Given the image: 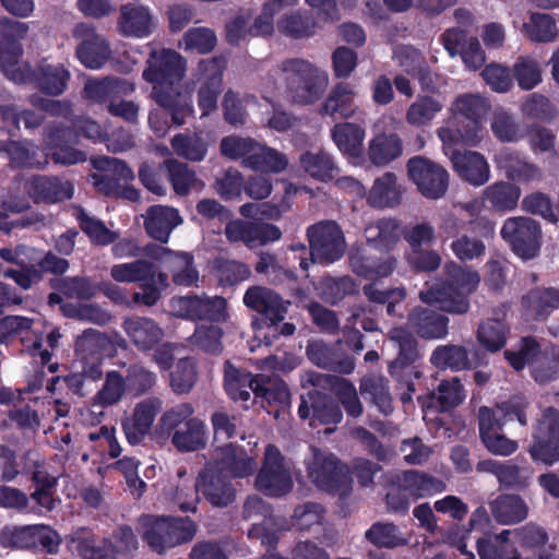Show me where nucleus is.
<instances>
[{
  "mask_svg": "<svg viewBox=\"0 0 559 559\" xmlns=\"http://www.w3.org/2000/svg\"><path fill=\"white\" fill-rule=\"evenodd\" d=\"M186 60L175 50H152L143 79L152 84V98L171 116L176 126L193 114L191 97L180 92Z\"/></svg>",
  "mask_w": 559,
  "mask_h": 559,
  "instance_id": "obj_1",
  "label": "nucleus"
},
{
  "mask_svg": "<svg viewBox=\"0 0 559 559\" xmlns=\"http://www.w3.org/2000/svg\"><path fill=\"white\" fill-rule=\"evenodd\" d=\"M274 88L293 103L308 105L321 98L329 84L325 71L301 58L285 59L270 72Z\"/></svg>",
  "mask_w": 559,
  "mask_h": 559,
  "instance_id": "obj_2",
  "label": "nucleus"
},
{
  "mask_svg": "<svg viewBox=\"0 0 559 559\" xmlns=\"http://www.w3.org/2000/svg\"><path fill=\"white\" fill-rule=\"evenodd\" d=\"M444 270L448 282L436 280L427 283V287L419 292V299L441 311L463 314L469 309L468 295L477 288L480 277L477 272L453 262Z\"/></svg>",
  "mask_w": 559,
  "mask_h": 559,
  "instance_id": "obj_3",
  "label": "nucleus"
},
{
  "mask_svg": "<svg viewBox=\"0 0 559 559\" xmlns=\"http://www.w3.org/2000/svg\"><path fill=\"white\" fill-rule=\"evenodd\" d=\"M193 414L192 404L181 403L166 411L157 424V431L170 438L171 444L181 453L199 451L206 447V426Z\"/></svg>",
  "mask_w": 559,
  "mask_h": 559,
  "instance_id": "obj_4",
  "label": "nucleus"
},
{
  "mask_svg": "<svg viewBox=\"0 0 559 559\" xmlns=\"http://www.w3.org/2000/svg\"><path fill=\"white\" fill-rule=\"evenodd\" d=\"M312 457L307 463L308 478L322 491L346 496L352 490L349 468L334 453L312 447Z\"/></svg>",
  "mask_w": 559,
  "mask_h": 559,
  "instance_id": "obj_5",
  "label": "nucleus"
},
{
  "mask_svg": "<svg viewBox=\"0 0 559 559\" xmlns=\"http://www.w3.org/2000/svg\"><path fill=\"white\" fill-rule=\"evenodd\" d=\"M28 24L10 17L0 20V67L4 75L17 83H25L31 76V67L21 64L23 53L21 41L28 33Z\"/></svg>",
  "mask_w": 559,
  "mask_h": 559,
  "instance_id": "obj_6",
  "label": "nucleus"
},
{
  "mask_svg": "<svg viewBox=\"0 0 559 559\" xmlns=\"http://www.w3.org/2000/svg\"><path fill=\"white\" fill-rule=\"evenodd\" d=\"M197 531V523L189 516H154L143 539L153 551L162 555L170 548L191 542Z\"/></svg>",
  "mask_w": 559,
  "mask_h": 559,
  "instance_id": "obj_7",
  "label": "nucleus"
},
{
  "mask_svg": "<svg viewBox=\"0 0 559 559\" xmlns=\"http://www.w3.org/2000/svg\"><path fill=\"white\" fill-rule=\"evenodd\" d=\"M254 487L266 497L281 498L289 493L294 480L285 457L274 444H267L262 465L255 476Z\"/></svg>",
  "mask_w": 559,
  "mask_h": 559,
  "instance_id": "obj_8",
  "label": "nucleus"
},
{
  "mask_svg": "<svg viewBox=\"0 0 559 559\" xmlns=\"http://www.w3.org/2000/svg\"><path fill=\"white\" fill-rule=\"evenodd\" d=\"M194 489L195 497L192 501L179 503L182 512L197 511L199 495H202L213 508H226L236 499V488L230 477L224 476L207 464L199 472Z\"/></svg>",
  "mask_w": 559,
  "mask_h": 559,
  "instance_id": "obj_9",
  "label": "nucleus"
},
{
  "mask_svg": "<svg viewBox=\"0 0 559 559\" xmlns=\"http://www.w3.org/2000/svg\"><path fill=\"white\" fill-rule=\"evenodd\" d=\"M307 237L312 263L331 264L340 260L345 252V238L335 222L323 221L309 226Z\"/></svg>",
  "mask_w": 559,
  "mask_h": 559,
  "instance_id": "obj_10",
  "label": "nucleus"
},
{
  "mask_svg": "<svg viewBox=\"0 0 559 559\" xmlns=\"http://www.w3.org/2000/svg\"><path fill=\"white\" fill-rule=\"evenodd\" d=\"M33 484L34 491L28 496L38 515H44L56 509V488L58 478L49 473L48 464L44 460H33L28 452L21 468Z\"/></svg>",
  "mask_w": 559,
  "mask_h": 559,
  "instance_id": "obj_11",
  "label": "nucleus"
},
{
  "mask_svg": "<svg viewBox=\"0 0 559 559\" xmlns=\"http://www.w3.org/2000/svg\"><path fill=\"white\" fill-rule=\"evenodd\" d=\"M407 173L411 181L427 199H441L448 191V170L427 157L414 156L409 158L407 162Z\"/></svg>",
  "mask_w": 559,
  "mask_h": 559,
  "instance_id": "obj_12",
  "label": "nucleus"
},
{
  "mask_svg": "<svg viewBox=\"0 0 559 559\" xmlns=\"http://www.w3.org/2000/svg\"><path fill=\"white\" fill-rule=\"evenodd\" d=\"M530 454L534 461L552 465L559 462V411L552 406L544 409L538 419Z\"/></svg>",
  "mask_w": 559,
  "mask_h": 559,
  "instance_id": "obj_13",
  "label": "nucleus"
},
{
  "mask_svg": "<svg viewBox=\"0 0 559 559\" xmlns=\"http://www.w3.org/2000/svg\"><path fill=\"white\" fill-rule=\"evenodd\" d=\"M500 235L511 246L513 252L524 260L534 258L540 249V226L531 217L508 218Z\"/></svg>",
  "mask_w": 559,
  "mask_h": 559,
  "instance_id": "obj_14",
  "label": "nucleus"
},
{
  "mask_svg": "<svg viewBox=\"0 0 559 559\" xmlns=\"http://www.w3.org/2000/svg\"><path fill=\"white\" fill-rule=\"evenodd\" d=\"M170 308L175 316L191 321L221 322L227 317V302L221 296L202 294L175 297L170 301Z\"/></svg>",
  "mask_w": 559,
  "mask_h": 559,
  "instance_id": "obj_15",
  "label": "nucleus"
},
{
  "mask_svg": "<svg viewBox=\"0 0 559 559\" xmlns=\"http://www.w3.org/2000/svg\"><path fill=\"white\" fill-rule=\"evenodd\" d=\"M72 35L79 41L75 53L84 67L98 70L110 58L111 50L107 39L92 24H76Z\"/></svg>",
  "mask_w": 559,
  "mask_h": 559,
  "instance_id": "obj_16",
  "label": "nucleus"
},
{
  "mask_svg": "<svg viewBox=\"0 0 559 559\" xmlns=\"http://www.w3.org/2000/svg\"><path fill=\"white\" fill-rule=\"evenodd\" d=\"M504 356L515 370H521L525 365H532V374L536 382L555 381V366L557 362L542 361L540 345L534 337L526 336L520 340L515 350L509 349L504 352Z\"/></svg>",
  "mask_w": 559,
  "mask_h": 559,
  "instance_id": "obj_17",
  "label": "nucleus"
},
{
  "mask_svg": "<svg viewBox=\"0 0 559 559\" xmlns=\"http://www.w3.org/2000/svg\"><path fill=\"white\" fill-rule=\"evenodd\" d=\"M45 144L51 152L53 163L63 166L75 165L86 160V153L74 148L78 134L62 123L52 122L45 127Z\"/></svg>",
  "mask_w": 559,
  "mask_h": 559,
  "instance_id": "obj_18",
  "label": "nucleus"
},
{
  "mask_svg": "<svg viewBox=\"0 0 559 559\" xmlns=\"http://www.w3.org/2000/svg\"><path fill=\"white\" fill-rule=\"evenodd\" d=\"M225 236L229 242H242L253 249L280 240L282 231L273 224L237 218L226 224Z\"/></svg>",
  "mask_w": 559,
  "mask_h": 559,
  "instance_id": "obj_19",
  "label": "nucleus"
},
{
  "mask_svg": "<svg viewBox=\"0 0 559 559\" xmlns=\"http://www.w3.org/2000/svg\"><path fill=\"white\" fill-rule=\"evenodd\" d=\"M225 68L226 59L224 57H214L199 62V80L202 85L199 90L198 105L202 117L210 115L216 108Z\"/></svg>",
  "mask_w": 559,
  "mask_h": 559,
  "instance_id": "obj_20",
  "label": "nucleus"
},
{
  "mask_svg": "<svg viewBox=\"0 0 559 559\" xmlns=\"http://www.w3.org/2000/svg\"><path fill=\"white\" fill-rule=\"evenodd\" d=\"M454 171L473 187H481L490 179V166L486 157L475 151H453L450 155Z\"/></svg>",
  "mask_w": 559,
  "mask_h": 559,
  "instance_id": "obj_21",
  "label": "nucleus"
},
{
  "mask_svg": "<svg viewBox=\"0 0 559 559\" xmlns=\"http://www.w3.org/2000/svg\"><path fill=\"white\" fill-rule=\"evenodd\" d=\"M243 304L261 313L271 324L285 319L289 305L277 293L263 286L249 287L243 295Z\"/></svg>",
  "mask_w": 559,
  "mask_h": 559,
  "instance_id": "obj_22",
  "label": "nucleus"
},
{
  "mask_svg": "<svg viewBox=\"0 0 559 559\" xmlns=\"http://www.w3.org/2000/svg\"><path fill=\"white\" fill-rule=\"evenodd\" d=\"M218 457L206 463L226 477L245 478L254 471V461L248 456L245 449L235 443H228L218 448Z\"/></svg>",
  "mask_w": 559,
  "mask_h": 559,
  "instance_id": "obj_23",
  "label": "nucleus"
},
{
  "mask_svg": "<svg viewBox=\"0 0 559 559\" xmlns=\"http://www.w3.org/2000/svg\"><path fill=\"white\" fill-rule=\"evenodd\" d=\"M117 27L119 33L127 37L150 36L155 27L151 9L136 2L121 5Z\"/></svg>",
  "mask_w": 559,
  "mask_h": 559,
  "instance_id": "obj_24",
  "label": "nucleus"
},
{
  "mask_svg": "<svg viewBox=\"0 0 559 559\" xmlns=\"http://www.w3.org/2000/svg\"><path fill=\"white\" fill-rule=\"evenodd\" d=\"M437 135L442 142L443 153L450 157L456 145L476 146L484 138V128L460 123L453 115L438 128Z\"/></svg>",
  "mask_w": 559,
  "mask_h": 559,
  "instance_id": "obj_25",
  "label": "nucleus"
},
{
  "mask_svg": "<svg viewBox=\"0 0 559 559\" xmlns=\"http://www.w3.org/2000/svg\"><path fill=\"white\" fill-rule=\"evenodd\" d=\"M135 91V85L128 80L107 76L104 79L87 80L83 97L93 104H104L114 102L116 98L127 96Z\"/></svg>",
  "mask_w": 559,
  "mask_h": 559,
  "instance_id": "obj_26",
  "label": "nucleus"
},
{
  "mask_svg": "<svg viewBox=\"0 0 559 559\" xmlns=\"http://www.w3.org/2000/svg\"><path fill=\"white\" fill-rule=\"evenodd\" d=\"M356 96L357 91L349 83H337L323 103L321 114L331 117L338 114L344 119L357 116L358 120L364 122L366 112L358 107H353Z\"/></svg>",
  "mask_w": 559,
  "mask_h": 559,
  "instance_id": "obj_27",
  "label": "nucleus"
},
{
  "mask_svg": "<svg viewBox=\"0 0 559 559\" xmlns=\"http://www.w3.org/2000/svg\"><path fill=\"white\" fill-rule=\"evenodd\" d=\"M181 223L179 212L167 205L150 206L144 216L147 235L162 243L168 242L170 234Z\"/></svg>",
  "mask_w": 559,
  "mask_h": 559,
  "instance_id": "obj_28",
  "label": "nucleus"
},
{
  "mask_svg": "<svg viewBox=\"0 0 559 559\" xmlns=\"http://www.w3.org/2000/svg\"><path fill=\"white\" fill-rule=\"evenodd\" d=\"M477 468L495 475L500 486L504 488L522 490L530 485L528 468L518 465L512 460L506 462L485 460L478 463Z\"/></svg>",
  "mask_w": 559,
  "mask_h": 559,
  "instance_id": "obj_29",
  "label": "nucleus"
},
{
  "mask_svg": "<svg viewBox=\"0 0 559 559\" xmlns=\"http://www.w3.org/2000/svg\"><path fill=\"white\" fill-rule=\"evenodd\" d=\"M29 197L36 202L57 203L69 200L73 195V186L58 177L34 176L26 185Z\"/></svg>",
  "mask_w": 559,
  "mask_h": 559,
  "instance_id": "obj_30",
  "label": "nucleus"
},
{
  "mask_svg": "<svg viewBox=\"0 0 559 559\" xmlns=\"http://www.w3.org/2000/svg\"><path fill=\"white\" fill-rule=\"evenodd\" d=\"M497 166L502 169L509 180L531 182L542 178L539 167L528 163L524 156L511 148L500 151L495 158Z\"/></svg>",
  "mask_w": 559,
  "mask_h": 559,
  "instance_id": "obj_31",
  "label": "nucleus"
},
{
  "mask_svg": "<svg viewBox=\"0 0 559 559\" xmlns=\"http://www.w3.org/2000/svg\"><path fill=\"white\" fill-rule=\"evenodd\" d=\"M408 325L421 338L438 340L447 336L449 319L433 310L417 307L408 314Z\"/></svg>",
  "mask_w": 559,
  "mask_h": 559,
  "instance_id": "obj_32",
  "label": "nucleus"
},
{
  "mask_svg": "<svg viewBox=\"0 0 559 559\" xmlns=\"http://www.w3.org/2000/svg\"><path fill=\"white\" fill-rule=\"evenodd\" d=\"M31 73L25 83L35 82L40 91L51 96L61 95L71 78L70 71L63 64L47 62L39 63L36 70L31 69Z\"/></svg>",
  "mask_w": 559,
  "mask_h": 559,
  "instance_id": "obj_33",
  "label": "nucleus"
},
{
  "mask_svg": "<svg viewBox=\"0 0 559 559\" xmlns=\"http://www.w3.org/2000/svg\"><path fill=\"white\" fill-rule=\"evenodd\" d=\"M71 543L82 559H116L117 549L112 542L94 534L88 528L76 532Z\"/></svg>",
  "mask_w": 559,
  "mask_h": 559,
  "instance_id": "obj_34",
  "label": "nucleus"
},
{
  "mask_svg": "<svg viewBox=\"0 0 559 559\" xmlns=\"http://www.w3.org/2000/svg\"><path fill=\"white\" fill-rule=\"evenodd\" d=\"M396 484L402 486L413 497V500L433 496L445 489L443 480L416 469L403 471L396 474Z\"/></svg>",
  "mask_w": 559,
  "mask_h": 559,
  "instance_id": "obj_35",
  "label": "nucleus"
},
{
  "mask_svg": "<svg viewBox=\"0 0 559 559\" xmlns=\"http://www.w3.org/2000/svg\"><path fill=\"white\" fill-rule=\"evenodd\" d=\"M306 352L309 360L323 369L348 374L355 368L352 357L337 354L323 341L309 342Z\"/></svg>",
  "mask_w": 559,
  "mask_h": 559,
  "instance_id": "obj_36",
  "label": "nucleus"
},
{
  "mask_svg": "<svg viewBox=\"0 0 559 559\" xmlns=\"http://www.w3.org/2000/svg\"><path fill=\"white\" fill-rule=\"evenodd\" d=\"M122 328L132 343L142 350L153 348L164 336L163 329L146 317L127 318Z\"/></svg>",
  "mask_w": 559,
  "mask_h": 559,
  "instance_id": "obj_37",
  "label": "nucleus"
},
{
  "mask_svg": "<svg viewBox=\"0 0 559 559\" xmlns=\"http://www.w3.org/2000/svg\"><path fill=\"white\" fill-rule=\"evenodd\" d=\"M75 353L82 360H102L116 353L111 338L95 329L85 330L75 341Z\"/></svg>",
  "mask_w": 559,
  "mask_h": 559,
  "instance_id": "obj_38",
  "label": "nucleus"
},
{
  "mask_svg": "<svg viewBox=\"0 0 559 559\" xmlns=\"http://www.w3.org/2000/svg\"><path fill=\"white\" fill-rule=\"evenodd\" d=\"M331 136L344 155L359 157L366 138L365 121H360V123L338 122L331 129Z\"/></svg>",
  "mask_w": 559,
  "mask_h": 559,
  "instance_id": "obj_39",
  "label": "nucleus"
},
{
  "mask_svg": "<svg viewBox=\"0 0 559 559\" xmlns=\"http://www.w3.org/2000/svg\"><path fill=\"white\" fill-rule=\"evenodd\" d=\"M110 276L119 283L165 281V273L158 271L154 263L144 259L112 265L110 269Z\"/></svg>",
  "mask_w": 559,
  "mask_h": 559,
  "instance_id": "obj_40",
  "label": "nucleus"
},
{
  "mask_svg": "<svg viewBox=\"0 0 559 559\" xmlns=\"http://www.w3.org/2000/svg\"><path fill=\"white\" fill-rule=\"evenodd\" d=\"M514 537L524 550L533 552L532 557L523 558L522 555L514 550L511 552L510 559H550L551 554L546 548L548 543L547 532L537 525L527 524L514 531Z\"/></svg>",
  "mask_w": 559,
  "mask_h": 559,
  "instance_id": "obj_41",
  "label": "nucleus"
},
{
  "mask_svg": "<svg viewBox=\"0 0 559 559\" xmlns=\"http://www.w3.org/2000/svg\"><path fill=\"white\" fill-rule=\"evenodd\" d=\"M402 200V187L393 173L377 178L367 194V202L376 209L394 207Z\"/></svg>",
  "mask_w": 559,
  "mask_h": 559,
  "instance_id": "obj_42",
  "label": "nucleus"
},
{
  "mask_svg": "<svg viewBox=\"0 0 559 559\" xmlns=\"http://www.w3.org/2000/svg\"><path fill=\"white\" fill-rule=\"evenodd\" d=\"M490 104L487 98L477 93H465L455 97L449 110L454 117H464L468 127L483 128L481 120L488 112Z\"/></svg>",
  "mask_w": 559,
  "mask_h": 559,
  "instance_id": "obj_43",
  "label": "nucleus"
},
{
  "mask_svg": "<svg viewBox=\"0 0 559 559\" xmlns=\"http://www.w3.org/2000/svg\"><path fill=\"white\" fill-rule=\"evenodd\" d=\"M522 307L526 317L542 319L559 307V289L535 288L522 297Z\"/></svg>",
  "mask_w": 559,
  "mask_h": 559,
  "instance_id": "obj_44",
  "label": "nucleus"
},
{
  "mask_svg": "<svg viewBox=\"0 0 559 559\" xmlns=\"http://www.w3.org/2000/svg\"><path fill=\"white\" fill-rule=\"evenodd\" d=\"M28 352L35 359V374L33 380L27 384H57L60 377L56 374L59 365L51 362V352L43 348V340L40 336H35V340Z\"/></svg>",
  "mask_w": 559,
  "mask_h": 559,
  "instance_id": "obj_45",
  "label": "nucleus"
},
{
  "mask_svg": "<svg viewBox=\"0 0 559 559\" xmlns=\"http://www.w3.org/2000/svg\"><path fill=\"white\" fill-rule=\"evenodd\" d=\"M495 520L503 525L516 524L527 518L528 508L519 495H500L490 503Z\"/></svg>",
  "mask_w": 559,
  "mask_h": 559,
  "instance_id": "obj_46",
  "label": "nucleus"
},
{
  "mask_svg": "<svg viewBox=\"0 0 559 559\" xmlns=\"http://www.w3.org/2000/svg\"><path fill=\"white\" fill-rule=\"evenodd\" d=\"M15 167L41 168L48 164L47 157L39 154L37 145L29 141H10L0 147Z\"/></svg>",
  "mask_w": 559,
  "mask_h": 559,
  "instance_id": "obj_47",
  "label": "nucleus"
},
{
  "mask_svg": "<svg viewBox=\"0 0 559 559\" xmlns=\"http://www.w3.org/2000/svg\"><path fill=\"white\" fill-rule=\"evenodd\" d=\"M389 342L399 352L397 358L389 366L391 374L396 373L397 368L407 367L418 358L417 342L413 334L406 329H392L389 334Z\"/></svg>",
  "mask_w": 559,
  "mask_h": 559,
  "instance_id": "obj_48",
  "label": "nucleus"
},
{
  "mask_svg": "<svg viewBox=\"0 0 559 559\" xmlns=\"http://www.w3.org/2000/svg\"><path fill=\"white\" fill-rule=\"evenodd\" d=\"M299 163L306 174L322 182L332 180L338 173L334 158L325 151L306 152L300 155Z\"/></svg>",
  "mask_w": 559,
  "mask_h": 559,
  "instance_id": "obj_49",
  "label": "nucleus"
},
{
  "mask_svg": "<svg viewBox=\"0 0 559 559\" xmlns=\"http://www.w3.org/2000/svg\"><path fill=\"white\" fill-rule=\"evenodd\" d=\"M402 152V140L397 134L380 133L369 142L368 157L373 165L385 166Z\"/></svg>",
  "mask_w": 559,
  "mask_h": 559,
  "instance_id": "obj_50",
  "label": "nucleus"
},
{
  "mask_svg": "<svg viewBox=\"0 0 559 559\" xmlns=\"http://www.w3.org/2000/svg\"><path fill=\"white\" fill-rule=\"evenodd\" d=\"M318 296L326 304L336 305L346 296L357 292V284L350 276H325L314 286Z\"/></svg>",
  "mask_w": 559,
  "mask_h": 559,
  "instance_id": "obj_51",
  "label": "nucleus"
},
{
  "mask_svg": "<svg viewBox=\"0 0 559 559\" xmlns=\"http://www.w3.org/2000/svg\"><path fill=\"white\" fill-rule=\"evenodd\" d=\"M288 166V158L284 153L259 142V148L248 160V168L262 173L278 174Z\"/></svg>",
  "mask_w": 559,
  "mask_h": 559,
  "instance_id": "obj_52",
  "label": "nucleus"
},
{
  "mask_svg": "<svg viewBox=\"0 0 559 559\" xmlns=\"http://www.w3.org/2000/svg\"><path fill=\"white\" fill-rule=\"evenodd\" d=\"M483 197L498 211H512L516 207L521 197V189L515 185L498 181L483 191Z\"/></svg>",
  "mask_w": 559,
  "mask_h": 559,
  "instance_id": "obj_53",
  "label": "nucleus"
},
{
  "mask_svg": "<svg viewBox=\"0 0 559 559\" xmlns=\"http://www.w3.org/2000/svg\"><path fill=\"white\" fill-rule=\"evenodd\" d=\"M166 267L171 273L173 282L178 286L190 287L199 282V271L190 252L176 251Z\"/></svg>",
  "mask_w": 559,
  "mask_h": 559,
  "instance_id": "obj_54",
  "label": "nucleus"
},
{
  "mask_svg": "<svg viewBox=\"0 0 559 559\" xmlns=\"http://www.w3.org/2000/svg\"><path fill=\"white\" fill-rule=\"evenodd\" d=\"M311 418L321 425H337L343 419L338 402L320 392H309Z\"/></svg>",
  "mask_w": 559,
  "mask_h": 559,
  "instance_id": "obj_55",
  "label": "nucleus"
},
{
  "mask_svg": "<svg viewBox=\"0 0 559 559\" xmlns=\"http://www.w3.org/2000/svg\"><path fill=\"white\" fill-rule=\"evenodd\" d=\"M523 32L534 43H552L558 36V26L550 14L534 12L523 24Z\"/></svg>",
  "mask_w": 559,
  "mask_h": 559,
  "instance_id": "obj_56",
  "label": "nucleus"
},
{
  "mask_svg": "<svg viewBox=\"0 0 559 559\" xmlns=\"http://www.w3.org/2000/svg\"><path fill=\"white\" fill-rule=\"evenodd\" d=\"M32 324L31 319L21 316H7L0 319V344L20 337L23 345L28 349L36 336L33 335Z\"/></svg>",
  "mask_w": 559,
  "mask_h": 559,
  "instance_id": "obj_57",
  "label": "nucleus"
},
{
  "mask_svg": "<svg viewBox=\"0 0 559 559\" xmlns=\"http://www.w3.org/2000/svg\"><path fill=\"white\" fill-rule=\"evenodd\" d=\"M523 91H531L543 81V70L538 60L532 56H520L512 67V80Z\"/></svg>",
  "mask_w": 559,
  "mask_h": 559,
  "instance_id": "obj_58",
  "label": "nucleus"
},
{
  "mask_svg": "<svg viewBox=\"0 0 559 559\" xmlns=\"http://www.w3.org/2000/svg\"><path fill=\"white\" fill-rule=\"evenodd\" d=\"M443 104L432 96H418L412 103L406 111L405 119L408 124L414 127H424L429 124L439 112Z\"/></svg>",
  "mask_w": 559,
  "mask_h": 559,
  "instance_id": "obj_59",
  "label": "nucleus"
},
{
  "mask_svg": "<svg viewBox=\"0 0 559 559\" xmlns=\"http://www.w3.org/2000/svg\"><path fill=\"white\" fill-rule=\"evenodd\" d=\"M81 229L90 237L93 243L107 246L115 242L119 235L110 230L95 216L90 215L84 209L78 207L74 213Z\"/></svg>",
  "mask_w": 559,
  "mask_h": 559,
  "instance_id": "obj_60",
  "label": "nucleus"
},
{
  "mask_svg": "<svg viewBox=\"0 0 559 559\" xmlns=\"http://www.w3.org/2000/svg\"><path fill=\"white\" fill-rule=\"evenodd\" d=\"M163 165L167 168L169 180L177 194L185 195L191 190L200 191L203 188V183L188 165L177 160H166Z\"/></svg>",
  "mask_w": 559,
  "mask_h": 559,
  "instance_id": "obj_61",
  "label": "nucleus"
},
{
  "mask_svg": "<svg viewBox=\"0 0 559 559\" xmlns=\"http://www.w3.org/2000/svg\"><path fill=\"white\" fill-rule=\"evenodd\" d=\"M259 148V142L252 138L228 135L221 140V154L231 160H241L243 167L248 168V160L253 156L254 150Z\"/></svg>",
  "mask_w": 559,
  "mask_h": 559,
  "instance_id": "obj_62",
  "label": "nucleus"
},
{
  "mask_svg": "<svg viewBox=\"0 0 559 559\" xmlns=\"http://www.w3.org/2000/svg\"><path fill=\"white\" fill-rule=\"evenodd\" d=\"M493 135L501 142H518L523 138V131L512 112L504 108L493 111L491 123Z\"/></svg>",
  "mask_w": 559,
  "mask_h": 559,
  "instance_id": "obj_63",
  "label": "nucleus"
},
{
  "mask_svg": "<svg viewBox=\"0 0 559 559\" xmlns=\"http://www.w3.org/2000/svg\"><path fill=\"white\" fill-rule=\"evenodd\" d=\"M401 235L400 223L394 218H382L366 227V238L376 246L390 249Z\"/></svg>",
  "mask_w": 559,
  "mask_h": 559,
  "instance_id": "obj_64",
  "label": "nucleus"
}]
</instances>
